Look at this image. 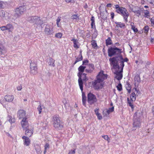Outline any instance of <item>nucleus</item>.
Wrapping results in <instances>:
<instances>
[{
	"label": "nucleus",
	"instance_id": "obj_53",
	"mask_svg": "<svg viewBox=\"0 0 154 154\" xmlns=\"http://www.w3.org/2000/svg\"><path fill=\"white\" fill-rule=\"evenodd\" d=\"M91 28H93L95 27V22H91Z\"/></svg>",
	"mask_w": 154,
	"mask_h": 154
},
{
	"label": "nucleus",
	"instance_id": "obj_50",
	"mask_svg": "<svg viewBox=\"0 0 154 154\" xmlns=\"http://www.w3.org/2000/svg\"><path fill=\"white\" fill-rule=\"evenodd\" d=\"M96 115L97 116L98 119L101 120L102 119V117L100 113H99Z\"/></svg>",
	"mask_w": 154,
	"mask_h": 154
},
{
	"label": "nucleus",
	"instance_id": "obj_37",
	"mask_svg": "<svg viewBox=\"0 0 154 154\" xmlns=\"http://www.w3.org/2000/svg\"><path fill=\"white\" fill-rule=\"evenodd\" d=\"M63 35V34L61 33L58 32L56 34L55 36L56 37L61 38Z\"/></svg>",
	"mask_w": 154,
	"mask_h": 154
},
{
	"label": "nucleus",
	"instance_id": "obj_57",
	"mask_svg": "<svg viewBox=\"0 0 154 154\" xmlns=\"http://www.w3.org/2000/svg\"><path fill=\"white\" fill-rule=\"evenodd\" d=\"M22 89V87L21 85H20L17 87V89L18 91H20Z\"/></svg>",
	"mask_w": 154,
	"mask_h": 154
},
{
	"label": "nucleus",
	"instance_id": "obj_46",
	"mask_svg": "<svg viewBox=\"0 0 154 154\" xmlns=\"http://www.w3.org/2000/svg\"><path fill=\"white\" fill-rule=\"evenodd\" d=\"M86 99V98H82V103L84 106H85Z\"/></svg>",
	"mask_w": 154,
	"mask_h": 154
},
{
	"label": "nucleus",
	"instance_id": "obj_3",
	"mask_svg": "<svg viewBox=\"0 0 154 154\" xmlns=\"http://www.w3.org/2000/svg\"><path fill=\"white\" fill-rule=\"evenodd\" d=\"M52 122L53 126L55 128L60 130L62 128L63 125L59 116H54L53 117Z\"/></svg>",
	"mask_w": 154,
	"mask_h": 154
},
{
	"label": "nucleus",
	"instance_id": "obj_63",
	"mask_svg": "<svg viewBox=\"0 0 154 154\" xmlns=\"http://www.w3.org/2000/svg\"><path fill=\"white\" fill-rule=\"evenodd\" d=\"M36 151H37L38 153L39 154H41L42 152V151H41L40 148L38 150H36Z\"/></svg>",
	"mask_w": 154,
	"mask_h": 154
},
{
	"label": "nucleus",
	"instance_id": "obj_7",
	"mask_svg": "<svg viewBox=\"0 0 154 154\" xmlns=\"http://www.w3.org/2000/svg\"><path fill=\"white\" fill-rule=\"evenodd\" d=\"M88 101L90 104H93L97 101L96 97L92 93H90L88 94Z\"/></svg>",
	"mask_w": 154,
	"mask_h": 154
},
{
	"label": "nucleus",
	"instance_id": "obj_13",
	"mask_svg": "<svg viewBox=\"0 0 154 154\" xmlns=\"http://www.w3.org/2000/svg\"><path fill=\"white\" fill-rule=\"evenodd\" d=\"M21 124L22 127L24 130L28 128L29 127V124L27 120V118H23L21 122Z\"/></svg>",
	"mask_w": 154,
	"mask_h": 154
},
{
	"label": "nucleus",
	"instance_id": "obj_8",
	"mask_svg": "<svg viewBox=\"0 0 154 154\" xmlns=\"http://www.w3.org/2000/svg\"><path fill=\"white\" fill-rule=\"evenodd\" d=\"M0 29L3 31L7 30L8 32H12L14 29V27L12 24H8L5 26L0 27Z\"/></svg>",
	"mask_w": 154,
	"mask_h": 154
},
{
	"label": "nucleus",
	"instance_id": "obj_52",
	"mask_svg": "<svg viewBox=\"0 0 154 154\" xmlns=\"http://www.w3.org/2000/svg\"><path fill=\"white\" fill-rule=\"evenodd\" d=\"M49 148V145L48 143H46L45 146V149L47 150Z\"/></svg>",
	"mask_w": 154,
	"mask_h": 154
},
{
	"label": "nucleus",
	"instance_id": "obj_14",
	"mask_svg": "<svg viewBox=\"0 0 154 154\" xmlns=\"http://www.w3.org/2000/svg\"><path fill=\"white\" fill-rule=\"evenodd\" d=\"M45 33L48 35L52 34L53 33V29L51 28L49 25H46L45 28Z\"/></svg>",
	"mask_w": 154,
	"mask_h": 154
},
{
	"label": "nucleus",
	"instance_id": "obj_22",
	"mask_svg": "<svg viewBox=\"0 0 154 154\" xmlns=\"http://www.w3.org/2000/svg\"><path fill=\"white\" fill-rule=\"evenodd\" d=\"M135 83L134 85L135 86L138 87L139 83L140 82V78L139 76L136 75L135 76L134 78Z\"/></svg>",
	"mask_w": 154,
	"mask_h": 154
},
{
	"label": "nucleus",
	"instance_id": "obj_21",
	"mask_svg": "<svg viewBox=\"0 0 154 154\" xmlns=\"http://www.w3.org/2000/svg\"><path fill=\"white\" fill-rule=\"evenodd\" d=\"M71 41L73 42V47L74 48H79V42L78 40L75 38L72 39Z\"/></svg>",
	"mask_w": 154,
	"mask_h": 154
},
{
	"label": "nucleus",
	"instance_id": "obj_36",
	"mask_svg": "<svg viewBox=\"0 0 154 154\" xmlns=\"http://www.w3.org/2000/svg\"><path fill=\"white\" fill-rule=\"evenodd\" d=\"M9 122L11 123H14L15 122V119L12 117L9 116L8 117Z\"/></svg>",
	"mask_w": 154,
	"mask_h": 154
},
{
	"label": "nucleus",
	"instance_id": "obj_43",
	"mask_svg": "<svg viewBox=\"0 0 154 154\" xmlns=\"http://www.w3.org/2000/svg\"><path fill=\"white\" fill-rule=\"evenodd\" d=\"M117 87L118 90L119 91H120L122 90V85L120 84H119L117 85Z\"/></svg>",
	"mask_w": 154,
	"mask_h": 154
},
{
	"label": "nucleus",
	"instance_id": "obj_60",
	"mask_svg": "<svg viewBox=\"0 0 154 154\" xmlns=\"http://www.w3.org/2000/svg\"><path fill=\"white\" fill-rule=\"evenodd\" d=\"M6 136H8V137H12L11 136V135L8 133L6 132Z\"/></svg>",
	"mask_w": 154,
	"mask_h": 154
},
{
	"label": "nucleus",
	"instance_id": "obj_40",
	"mask_svg": "<svg viewBox=\"0 0 154 154\" xmlns=\"http://www.w3.org/2000/svg\"><path fill=\"white\" fill-rule=\"evenodd\" d=\"M144 32L145 33H147L149 31V26H145L144 27Z\"/></svg>",
	"mask_w": 154,
	"mask_h": 154
},
{
	"label": "nucleus",
	"instance_id": "obj_10",
	"mask_svg": "<svg viewBox=\"0 0 154 154\" xmlns=\"http://www.w3.org/2000/svg\"><path fill=\"white\" fill-rule=\"evenodd\" d=\"M107 78V75L103 73V71H101L99 72L97 76V79L98 81H103Z\"/></svg>",
	"mask_w": 154,
	"mask_h": 154
},
{
	"label": "nucleus",
	"instance_id": "obj_62",
	"mask_svg": "<svg viewBox=\"0 0 154 154\" xmlns=\"http://www.w3.org/2000/svg\"><path fill=\"white\" fill-rule=\"evenodd\" d=\"M65 1L67 3H69L73 2L74 0H65Z\"/></svg>",
	"mask_w": 154,
	"mask_h": 154
},
{
	"label": "nucleus",
	"instance_id": "obj_56",
	"mask_svg": "<svg viewBox=\"0 0 154 154\" xmlns=\"http://www.w3.org/2000/svg\"><path fill=\"white\" fill-rule=\"evenodd\" d=\"M82 91V98H86V97L85 96V94L83 92V91Z\"/></svg>",
	"mask_w": 154,
	"mask_h": 154
},
{
	"label": "nucleus",
	"instance_id": "obj_20",
	"mask_svg": "<svg viewBox=\"0 0 154 154\" xmlns=\"http://www.w3.org/2000/svg\"><path fill=\"white\" fill-rule=\"evenodd\" d=\"M33 133V130L32 129H29L27 128L26 129L25 134L29 137H31Z\"/></svg>",
	"mask_w": 154,
	"mask_h": 154
},
{
	"label": "nucleus",
	"instance_id": "obj_15",
	"mask_svg": "<svg viewBox=\"0 0 154 154\" xmlns=\"http://www.w3.org/2000/svg\"><path fill=\"white\" fill-rule=\"evenodd\" d=\"M23 140L24 145L26 146H29L30 143V140L28 137L23 136L22 137Z\"/></svg>",
	"mask_w": 154,
	"mask_h": 154
},
{
	"label": "nucleus",
	"instance_id": "obj_54",
	"mask_svg": "<svg viewBox=\"0 0 154 154\" xmlns=\"http://www.w3.org/2000/svg\"><path fill=\"white\" fill-rule=\"evenodd\" d=\"M98 110H99V109H98L96 108V109H95L94 112H95V113L96 115H97L99 113Z\"/></svg>",
	"mask_w": 154,
	"mask_h": 154
},
{
	"label": "nucleus",
	"instance_id": "obj_1",
	"mask_svg": "<svg viewBox=\"0 0 154 154\" xmlns=\"http://www.w3.org/2000/svg\"><path fill=\"white\" fill-rule=\"evenodd\" d=\"M119 63H120V66L118 65L117 57H113L109 59L110 63L111 66H112L113 68L115 69L114 73L116 75L115 77L118 80H120L122 78V72L123 68L124 66V63L127 62L128 60L127 58L123 59L122 56H119L118 57Z\"/></svg>",
	"mask_w": 154,
	"mask_h": 154
},
{
	"label": "nucleus",
	"instance_id": "obj_55",
	"mask_svg": "<svg viewBox=\"0 0 154 154\" xmlns=\"http://www.w3.org/2000/svg\"><path fill=\"white\" fill-rule=\"evenodd\" d=\"M82 60V56H81L79 58H78L76 59V60L78 62L81 61Z\"/></svg>",
	"mask_w": 154,
	"mask_h": 154
},
{
	"label": "nucleus",
	"instance_id": "obj_23",
	"mask_svg": "<svg viewBox=\"0 0 154 154\" xmlns=\"http://www.w3.org/2000/svg\"><path fill=\"white\" fill-rule=\"evenodd\" d=\"M6 52L5 48L3 45L0 42V54H2Z\"/></svg>",
	"mask_w": 154,
	"mask_h": 154
},
{
	"label": "nucleus",
	"instance_id": "obj_64",
	"mask_svg": "<svg viewBox=\"0 0 154 154\" xmlns=\"http://www.w3.org/2000/svg\"><path fill=\"white\" fill-rule=\"evenodd\" d=\"M112 6V5L111 4H108L106 6L108 7H111Z\"/></svg>",
	"mask_w": 154,
	"mask_h": 154
},
{
	"label": "nucleus",
	"instance_id": "obj_16",
	"mask_svg": "<svg viewBox=\"0 0 154 154\" xmlns=\"http://www.w3.org/2000/svg\"><path fill=\"white\" fill-rule=\"evenodd\" d=\"M86 67L87 68L85 69V71L87 72L91 73L94 69V65L91 64H87Z\"/></svg>",
	"mask_w": 154,
	"mask_h": 154
},
{
	"label": "nucleus",
	"instance_id": "obj_58",
	"mask_svg": "<svg viewBox=\"0 0 154 154\" xmlns=\"http://www.w3.org/2000/svg\"><path fill=\"white\" fill-rule=\"evenodd\" d=\"M91 22H95L94 18V17L92 16L91 17Z\"/></svg>",
	"mask_w": 154,
	"mask_h": 154
},
{
	"label": "nucleus",
	"instance_id": "obj_59",
	"mask_svg": "<svg viewBox=\"0 0 154 154\" xmlns=\"http://www.w3.org/2000/svg\"><path fill=\"white\" fill-rule=\"evenodd\" d=\"M119 8V5H115V8L116 9V11L117 12V10L119 8Z\"/></svg>",
	"mask_w": 154,
	"mask_h": 154
},
{
	"label": "nucleus",
	"instance_id": "obj_61",
	"mask_svg": "<svg viewBox=\"0 0 154 154\" xmlns=\"http://www.w3.org/2000/svg\"><path fill=\"white\" fill-rule=\"evenodd\" d=\"M111 17L113 19L114 17V13H113V12L111 13Z\"/></svg>",
	"mask_w": 154,
	"mask_h": 154
},
{
	"label": "nucleus",
	"instance_id": "obj_31",
	"mask_svg": "<svg viewBox=\"0 0 154 154\" xmlns=\"http://www.w3.org/2000/svg\"><path fill=\"white\" fill-rule=\"evenodd\" d=\"M143 13L144 14L143 15L144 17L147 18H148L149 17V12L147 10H144Z\"/></svg>",
	"mask_w": 154,
	"mask_h": 154
},
{
	"label": "nucleus",
	"instance_id": "obj_30",
	"mask_svg": "<svg viewBox=\"0 0 154 154\" xmlns=\"http://www.w3.org/2000/svg\"><path fill=\"white\" fill-rule=\"evenodd\" d=\"M55 62V60L51 58H50L49 59V61L48 62V63L49 65L52 66H55L54 63Z\"/></svg>",
	"mask_w": 154,
	"mask_h": 154
},
{
	"label": "nucleus",
	"instance_id": "obj_48",
	"mask_svg": "<svg viewBox=\"0 0 154 154\" xmlns=\"http://www.w3.org/2000/svg\"><path fill=\"white\" fill-rule=\"evenodd\" d=\"M78 18L77 15L74 14L72 16V18L73 19H76Z\"/></svg>",
	"mask_w": 154,
	"mask_h": 154
},
{
	"label": "nucleus",
	"instance_id": "obj_18",
	"mask_svg": "<svg viewBox=\"0 0 154 154\" xmlns=\"http://www.w3.org/2000/svg\"><path fill=\"white\" fill-rule=\"evenodd\" d=\"M140 125V123L138 121H134L133 124V130H135Z\"/></svg>",
	"mask_w": 154,
	"mask_h": 154
},
{
	"label": "nucleus",
	"instance_id": "obj_12",
	"mask_svg": "<svg viewBox=\"0 0 154 154\" xmlns=\"http://www.w3.org/2000/svg\"><path fill=\"white\" fill-rule=\"evenodd\" d=\"M98 81L97 79L94 82V87L95 89H99L102 88L103 87V82L100 81Z\"/></svg>",
	"mask_w": 154,
	"mask_h": 154
},
{
	"label": "nucleus",
	"instance_id": "obj_2",
	"mask_svg": "<svg viewBox=\"0 0 154 154\" xmlns=\"http://www.w3.org/2000/svg\"><path fill=\"white\" fill-rule=\"evenodd\" d=\"M122 49L115 46L110 47L108 50V56L112 57L113 56L119 55L122 53Z\"/></svg>",
	"mask_w": 154,
	"mask_h": 154
},
{
	"label": "nucleus",
	"instance_id": "obj_28",
	"mask_svg": "<svg viewBox=\"0 0 154 154\" xmlns=\"http://www.w3.org/2000/svg\"><path fill=\"white\" fill-rule=\"evenodd\" d=\"M130 98L132 101H134L136 99V94L134 92L132 93L130 96Z\"/></svg>",
	"mask_w": 154,
	"mask_h": 154
},
{
	"label": "nucleus",
	"instance_id": "obj_47",
	"mask_svg": "<svg viewBox=\"0 0 154 154\" xmlns=\"http://www.w3.org/2000/svg\"><path fill=\"white\" fill-rule=\"evenodd\" d=\"M37 109L39 111V114H40L42 112V107L40 105L38 107Z\"/></svg>",
	"mask_w": 154,
	"mask_h": 154
},
{
	"label": "nucleus",
	"instance_id": "obj_33",
	"mask_svg": "<svg viewBox=\"0 0 154 154\" xmlns=\"http://www.w3.org/2000/svg\"><path fill=\"white\" fill-rule=\"evenodd\" d=\"M106 45H110L112 43V41L111 39V38L110 37H109L106 40Z\"/></svg>",
	"mask_w": 154,
	"mask_h": 154
},
{
	"label": "nucleus",
	"instance_id": "obj_34",
	"mask_svg": "<svg viewBox=\"0 0 154 154\" xmlns=\"http://www.w3.org/2000/svg\"><path fill=\"white\" fill-rule=\"evenodd\" d=\"M35 24L38 25H41L43 24V22L42 20H40V18L38 17V19H37L36 22Z\"/></svg>",
	"mask_w": 154,
	"mask_h": 154
},
{
	"label": "nucleus",
	"instance_id": "obj_45",
	"mask_svg": "<svg viewBox=\"0 0 154 154\" xmlns=\"http://www.w3.org/2000/svg\"><path fill=\"white\" fill-rule=\"evenodd\" d=\"M128 103L129 104V106H130L132 108H133V105H132V103H131V101H130L129 100V98H128Z\"/></svg>",
	"mask_w": 154,
	"mask_h": 154
},
{
	"label": "nucleus",
	"instance_id": "obj_26",
	"mask_svg": "<svg viewBox=\"0 0 154 154\" xmlns=\"http://www.w3.org/2000/svg\"><path fill=\"white\" fill-rule=\"evenodd\" d=\"M114 109V107L112 106L111 107L109 108L108 109H106V113L105 115L107 116L109 115V114L113 111Z\"/></svg>",
	"mask_w": 154,
	"mask_h": 154
},
{
	"label": "nucleus",
	"instance_id": "obj_27",
	"mask_svg": "<svg viewBox=\"0 0 154 154\" xmlns=\"http://www.w3.org/2000/svg\"><path fill=\"white\" fill-rule=\"evenodd\" d=\"M125 87L128 93H130L131 89V86L129 83H127L125 85Z\"/></svg>",
	"mask_w": 154,
	"mask_h": 154
},
{
	"label": "nucleus",
	"instance_id": "obj_5",
	"mask_svg": "<svg viewBox=\"0 0 154 154\" xmlns=\"http://www.w3.org/2000/svg\"><path fill=\"white\" fill-rule=\"evenodd\" d=\"M117 12L122 14L123 16L125 21H127V19L129 14L125 8L121 7L117 10Z\"/></svg>",
	"mask_w": 154,
	"mask_h": 154
},
{
	"label": "nucleus",
	"instance_id": "obj_42",
	"mask_svg": "<svg viewBox=\"0 0 154 154\" xmlns=\"http://www.w3.org/2000/svg\"><path fill=\"white\" fill-rule=\"evenodd\" d=\"M152 26H154V17L150 19Z\"/></svg>",
	"mask_w": 154,
	"mask_h": 154
},
{
	"label": "nucleus",
	"instance_id": "obj_49",
	"mask_svg": "<svg viewBox=\"0 0 154 154\" xmlns=\"http://www.w3.org/2000/svg\"><path fill=\"white\" fill-rule=\"evenodd\" d=\"M88 61L87 60H85L84 61H83L82 64L87 66V64H88Z\"/></svg>",
	"mask_w": 154,
	"mask_h": 154
},
{
	"label": "nucleus",
	"instance_id": "obj_11",
	"mask_svg": "<svg viewBox=\"0 0 154 154\" xmlns=\"http://www.w3.org/2000/svg\"><path fill=\"white\" fill-rule=\"evenodd\" d=\"M17 116L19 119L27 118L26 113L25 110L23 109L19 110L17 113Z\"/></svg>",
	"mask_w": 154,
	"mask_h": 154
},
{
	"label": "nucleus",
	"instance_id": "obj_41",
	"mask_svg": "<svg viewBox=\"0 0 154 154\" xmlns=\"http://www.w3.org/2000/svg\"><path fill=\"white\" fill-rule=\"evenodd\" d=\"M91 44L92 47L94 48H95L97 46L96 42L95 41H91Z\"/></svg>",
	"mask_w": 154,
	"mask_h": 154
},
{
	"label": "nucleus",
	"instance_id": "obj_38",
	"mask_svg": "<svg viewBox=\"0 0 154 154\" xmlns=\"http://www.w3.org/2000/svg\"><path fill=\"white\" fill-rule=\"evenodd\" d=\"M137 87H137V86H136V87L135 86V88L133 89V90H134L135 91H136V94L137 95L140 93L139 90L137 89Z\"/></svg>",
	"mask_w": 154,
	"mask_h": 154
},
{
	"label": "nucleus",
	"instance_id": "obj_25",
	"mask_svg": "<svg viewBox=\"0 0 154 154\" xmlns=\"http://www.w3.org/2000/svg\"><path fill=\"white\" fill-rule=\"evenodd\" d=\"M107 13L106 11L100 13V17L103 20L106 19L107 17Z\"/></svg>",
	"mask_w": 154,
	"mask_h": 154
},
{
	"label": "nucleus",
	"instance_id": "obj_4",
	"mask_svg": "<svg viewBox=\"0 0 154 154\" xmlns=\"http://www.w3.org/2000/svg\"><path fill=\"white\" fill-rule=\"evenodd\" d=\"M77 75L79 77L78 79L79 85L81 91H83V83L82 79L84 81H85L87 79L86 75L85 73L79 72Z\"/></svg>",
	"mask_w": 154,
	"mask_h": 154
},
{
	"label": "nucleus",
	"instance_id": "obj_17",
	"mask_svg": "<svg viewBox=\"0 0 154 154\" xmlns=\"http://www.w3.org/2000/svg\"><path fill=\"white\" fill-rule=\"evenodd\" d=\"M37 19H38V17L37 16L31 17L28 18V20L31 23L35 24L36 22Z\"/></svg>",
	"mask_w": 154,
	"mask_h": 154
},
{
	"label": "nucleus",
	"instance_id": "obj_19",
	"mask_svg": "<svg viewBox=\"0 0 154 154\" xmlns=\"http://www.w3.org/2000/svg\"><path fill=\"white\" fill-rule=\"evenodd\" d=\"M14 97L13 95H7L5 96V99L8 102H11L14 99Z\"/></svg>",
	"mask_w": 154,
	"mask_h": 154
},
{
	"label": "nucleus",
	"instance_id": "obj_44",
	"mask_svg": "<svg viewBox=\"0 0 154 154\" xmlns=\"http://www.w3.org/2000/svg\"><path fill=\"white\" fill-rule=\"evenodd\" d=\"M5 14V12L4 11H2L0 12V17H4Z\"/></svg>",
	"mask_w": 154,
	"mask_h": 154
},
{
	"label": "nucleus",
	"instance_id": "obj_35",
	"mask_svg": "<svg viewBox=\"0 0 154 154\" xmlns=\"http://www.w3.org/2000/svg\"><path fill=\"white\" fill-rule=\"evenodd\" d=\"M60 20H61V17H58L56 20L57 25L58 27H60V24L59 23L60 22Z\"/></svg>",
	"mask_w": 154,
	"mask_h": 154
},
{
	"label": "nucleus",
	"instance_id": "obj_29",
	"mask_svg": "<svg viewBox=\"0 0 154 154\" xmlns=\"http://www.w3.org/2000/svg\"><path fill=\"white\" fill-rule=\"evenodd\" d=\"M86 67V66H81L78 68V70L79 72L82 73L84 72V70Z\"/></svg>",
	"mask_w": 154,
	"mask_h": 154
},
{
	"label": "nucleus",
	"instance_id": "obj_9",
	"mask_svg": "<svg viewBox=\"0 0 154 154\" xmlns=\"http://www.w3.org/2000/svg\"><path fill=\"white\" fill-rule=\"evenodd\" d=\"M30 72L33 74H35L38 72L37 64L35 63H30Z\"/></svg>",
	"mask_w": 154,
	"mask_h": 154
},
{
	"label": "nucleus",
	"instance_id": "obj_32",
	"mask_svg": "<svg viewBox=\"0 0 154 154\" xmlns=\"http://www.w3.org/2000/svg\"><path fill=\"white\" fill-rule=\"evenodd\" d=\"M131 29L134 31V32H137L138 30L137 28H135V26L133 23H131Z\"/></svg>",
	"mask_w": 154,
	"mask_h": 154
},
{
	"label": "nucleus",
	"instance_id": "obj_51",
	"mask_svg": "<svg viewBox=\"0 0 154 154\" xmlns=\"http://www.w3.org/2000/svg\"><path fill=\"white\" fill-rule=\"evenodd\" d=\"M75 150H72L69 151L68 154H75Z\"/></svg>",
	"mask_w": 154,
	"mask_h": 154
},
{
	"label": "nucleus",
	"instance_id": "obj_6",
	"mask_svg": "<svg viewBox=\"0 0 154 154\" xmlns=\"http://www.w3.org/2000/svg\"><path fill=\"white\" fill-rule=\"evenodd\" d=\"M26 10V8L25 6H20L15 9L14 16L16 17H18L22 15Z\"/></svg>",
	"mask_w": 154,
	"mask_h": 154
},
{
	"label": "nucleus",
	"instance_id": "obj_39",
	"mask_svg": "<svg viewBox=\"0 0 154 154\" xmlns=\"http://www.w3.org/2000/svg\"><path fill=\"white\" fill-rule=\"evenodd\" d=\"M102 137H103L104 139L107 140L108 142L110 141V140L108 136L107 135L102 136Z\"/></svg>",
	"mask_w": 154,
	"mask_h": 154
},
{
	"label": "nucleus",
	"instance_id": "obj_24",
	"mask_svg": "<svg viewBox=\"0 0 154 154\" xmlns=\"http://www.w3.org/2000/svg\"><path fill=\"white\" fill-rule=\"evenodd\" d=\"M115 23L116 25V28L117 29L119 27L122 28L125 26V24L123 23L120 22H116Z\"/></svg>",
	"mask_w": 154,
	"mask_h": 154
}]
</instances>
